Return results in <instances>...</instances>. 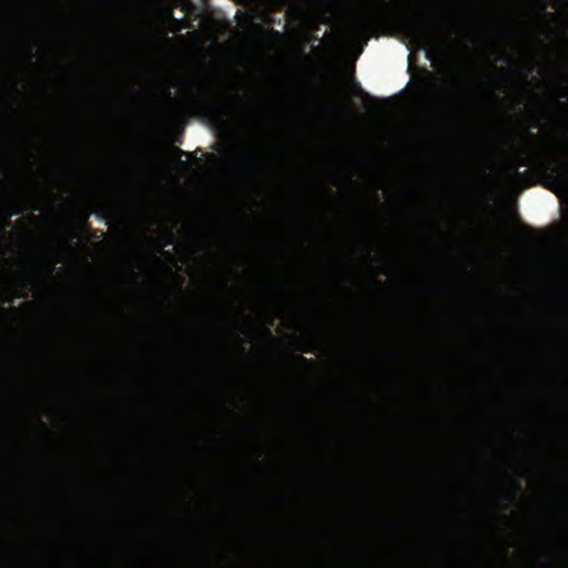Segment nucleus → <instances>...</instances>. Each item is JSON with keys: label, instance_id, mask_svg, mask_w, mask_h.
<instances>
[{"label": "nucleus", "instance_id": "2eb2a0df", "mask_svg": "<svg viewBox=\"0 0 568 568\" xmlns=\"http://www.w3.org/2000/svg\"><path fill=\"white\" fill-rule=\"evenodd\" d=\"M248 163H250V165H252V164H255L256 162L254 160L250 159Z\"/></svg>", "mask_w": 568, "mask_h": 568}, {"label": "nucleus", "instance_id": "f8f14e48", "mask_svg": "<svg viewBox=\"0 0 568 568\" xmlns=\"http://www.w3.org/2000/svg\"><path fill=\"white\" fill-rule=\"evenodd\" d=\"M239 333H245V326H240L239 327Z\"/></svg>", "mask_w": 568, "mask_h": 568}, {"label": "nucleus", "instance_id": "9d476101", "mask_svg": "<svg viewBox=\"0 0 568 568\" xmlns=\"http://www.w3.org/2000/svg\"><path fill=\"white\" fill-rule=\"evenodd\" d=\"M358 91H359L362 94H364L366 98H369V99H371V97H369L367 93H365L361 87H358Z\"/></svg>", "mask_w": 568, "mask_h": 568}, {"label": "nucleus", "instance_id": "f257e3e1", "mask_svg": "<svg viewBox=\"0 0 568 568\" xmlns=\"http://www.w3.org/2000/svg\"><path fill=\"white\" fill-rule=\"evenodd\" d=\"M388 21H398L409 41L418 49L429 50L428 54L439 47L442 30L434 17L423 16L418 19L406 17L399 6L393 1L379 0L374 13L355 18L352 22V31L367 41L368 33L382 22Z\"/></svg>", "mask_w": 568, "mask_h": 568}, {"label": "nucleus", "instance_id": "f3484780", "mask_svg": "<svg viewBox=\"0 0 568 568\" xmlns=\"http://www.w3.org/2000/svg\"><path fill=\"white\" fill-rule=\"evenodd\" d=\"M539 126V123H535L531 128L537 129Z\"/></svg>", "mask_w": 568, "mask_h": 568}, {"label": "nucleus", "instance_id": "423d86ee", "mask_svg": "<svg viewBox=\"0 0 568 568\" xmlns=\"http://www.w3.org/2000/svg\"><path fill=\"white\" fill-rule=\"evenodd\" d=\"M273 288L281 295H283L284 288L282 285H274Z\"/></svg>", "mask_w": 568, "mask_h": 568}, {"label": "nucleus", "instance_id": "20e7f679", "mask_svg": "<svg viewBox=\"0 0 568 568\" xmlns=\"http://www.w3.org/2000/svg\"><path fill=\"white\" fill-rule=\"evenodd\" d=\"M524 138H525L527 141H529V142H534V143H535V142L540 141V138H539L537 134L532 133L530 130H526V131H525V133H524Z\"/></svg>", "mask_w": 568, "mask_h": 568}, {"label": "nucleus", "instance_id": "1a4fd4ad", "mask_svg": "<svg viewBox=\"0 0 568 568\" xmlns=\"http://www.w3.org/2000/svg\"><path fill=\"white\" fill-rule=\"evenodd\" d=\"M175 152L179 154V155H182V154H185V152L179 148L175 149Z\"/></svg>", "mask_w": 568, "mask_h": 568}, {"label": "nucleus", "instance_id": "6e6552de", "mask_svg": "<svg viewBox=\"0 0 568 568\" xmlns=\"http://www.w3.org/2000/svg\"><path fill=\"white\" fill-rule=\"evenodd\" d=\"M560 95H561L562 98L568 97V89H567V88H565V89L562 90V92H561V94H560Z\"/></svg>", "mask_w": 568, "mask_h": 568}, {"label": "nucleus", "instance_id": "7ed1b4c3", "mask_svg": "<svg viewBox=\"0 0 568 568\" xmlns=\"http://www.w3.org/2000/svg\"><path fill=\"white\" fill-rule=\"evenodd\" d=\"M231 105L233 108H244V106H247L243 99L240 97V94L236 92L234 95H233V99L231 101Z\"/></svg>", "mask_w": 568, "mask_h": 568}, {"label": "nucleus", "instance_id": "39448f33", "mask_svg": "<svg viewBox=\"0 0 568 568\" xmlns=\"http://www.w3.org/2000/svg\"><path fill=\"white\" fill-rule=\"evenodd\" d=\"M296 362L304 366H310L312 364V361L304 357L303 355H298L295 357Z\"/></svg>", "mask_w": 568, "mask_h": 568}, {"label": "nucleus", "instance_id": "0eeeda50", "mask_svg": "<svg viewBox=\"0 0 568 568\" xmlns=\"http://www.w3.org/2000/svg\"><path fill=\"white\" fill-rule=\"evenodd\" d=\"M541 12H542L545 16H547V17H551V18L554 17V16H552V13H550V12L546 11V7H545V6H542V7H541Z\"/></svg>", "mask_w": 568, "mask_h": 568}, {"label": "nucleus", "instance_id": "9b49d317", "mask_svg": "<svg viewBox=\"0 0 568 568\" xmlns=\"http://www.w3.org/2000/svg\"><path fill=\"white\" fill-rule=\"evenodd\" d=\"M516 90H517L519 93H521V92H524V91H525L524 87H517V88H516Z\"/></svg>", "mask_w": 568, "mask_h": 568}, {"label": "nucleus", "instance_id": "f03ea898", "mask_svg": "<svg viewBox=\"0 0 568 568\" xmlns=\"http://www.w3.org/2000/svg\"><path fill=\"white\" fill-rule=\"evenodd\" d=\"M193 103L200 111H202L215 121L222 122L227 115L226 108L222 105L220 101L210 92L196 95L193 99Z\"/></svg>", "mask_w": 568, "mask_h": 568}, {"label": "nucleus", "instance_id": "4468645a", "mask_svg": "<svg viewBox=\"0 0 568 568\" xmlns=\"http://www.w3.org/2000/svg\"><path fill=\"white\" fill-rule=\"evenodd\" d=\"M38 422L42 427H45V424L40 418H38Z\"/></svg>", "mask_w": 568, "mask_h": 568}, {"label": "nucleus", "instance_id": "ddd939ff", "mask_svg": "<svg viewBox=\"0 0 568 568\" xmlns=\"http://www.w3.org/2000/svg\"><path fill=\"white\" fill-rule=\"evenodd\" d=\"M489 92H490V94H491L495 99H497V98H498V95H497L494 91H491V90H490Z\"/></svg>", "mask_w": 568, "mask_h": 568}, {"label": "nucleus", "instance_id": "a211bd4d", "mask_svg": "<svg viewBox=\"0 0 568 568\" xmlns=\"http://www.w3.org/2000/svg\"><path fill=\"white\" fill-rule=\"evenodd\" d=\"M567 224H568V219H567Z\"/></svg>", "mask_w": 568, "mask_h": 568}, {"label": "nucleus", "instance_id": "dca6fc26", "mask_svg": "<svg viewBox=\"0 0 568 568\" xmlns=\"http://www.w3.org/2000/svg\"><path fill=\"white\" fill-rule=\"evenodd\" d=\"M200 84H205L206 82L204 80H197Z\"/></svg>", "mask_w": 568, "mask_h": 568}]
</instances>
